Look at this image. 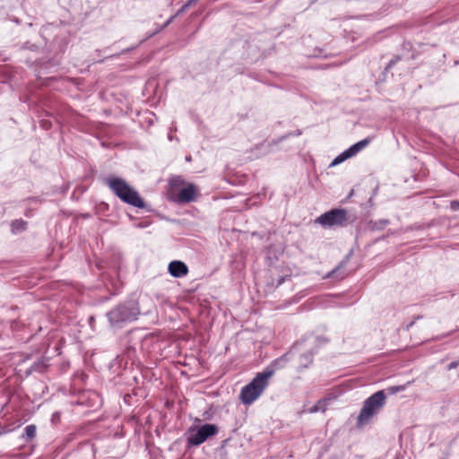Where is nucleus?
<instances>
[{"label":"nucleus","mask_w":459,"mask_h":459,"mask_svg":"<svg viewBox=\"0 0 459 459\" xmlns=\"http://www.w3.org/2000/svg\"><path fill=\"white\" fill-rule=\"evenodd\" d=\"M105 184L122 202L137 208L144 207V202L138 192L124 178L109 177L105 179Z\"/></svg>","instance_id":"f257e3e1"},{"label":"nucleus","mask_w":459,"mask_h":459,"mask_svg":"<svg viewBox=\"0 0 459 459\" xmlns=\"http://www.w3.org/2000/svg\"><path fill=\"white\" fill-rule=\"evenodd\" d=\"M273 369H265L257 373L250 383L241 388L239 400L245 405H250L255 402L269 385V380L273 375Z\"/></svg>","instance_id":"f03ea898"},{"label":"nucleus","mask_w":459,"mask_h":459,"mask_svg":"<svg viewBox=\"0 0 459 459\" xmlns=\"http://www.w3.org/2000/svg\"><path fill=\"white\" fill-rule=\"evenodd\" d=\"M386 396L385 390L377 391L369 396L363 404L357 418V426L363 427L368 424L371 419L384 407Z\"/></svg>","instance_id":"7ed1b4c3"},{"label":"nucleus","mask_w":459,"mask_h":459,"mask_svg":"<svg viewBox=\"0 0 459 459\" xmlns=\"http://www.w3.org/2000/svg\"><path fill=\"white\" fill-rule=\"evenodd\" d=\"M171 199L178 204H188L195 200L198 188L193 183L186 184L183 179L177 178L170 183Z\"/></svg>","instance_id":"20e7f679"},{"label":"nucleus","mask_w":459,"mask_h":459,"mask_svg":"<svg viewBox=\"0 0 459 459\" xmlns=\"http://www.w3.org/2000/svg\"><path fill=\"white\" fill-rule=\"evenodd\" d=\"M323 227H344L348 222V212L345 209H332L320 215L316 221Z\"/></svg>","instance_id":"39448f33"},{"label":"nucleus","mask_w":459,"mask_h":459,"mask_svg":"<svg viewBox=\"0 0 459 459\" xmlns=\"http://www.w3.org/2000/svg\"><path fill=\"white\" fill-rule=\"evenodd\" d=\"M219 429L214 424H204L203 425L195 434H191L187 437V444L189 446H199L206 441L209 437L216 435Z\"/></svg>","instance_id":"423d86ee"},{"label":"nucleus","mask_w":459,"mask_h":459,"mask_svg":"<svg viewBox=\"0 0 459 459\" xmlns=\"http://www.w3.org/2000/svg\"><path fill=\"white\" fill-rule=\"evenodd\" d=\"M108 316L111 324L118 325L124 322L135 320L136 313L133 308L121 305L112 309L108 313Z\"/></svg>","instance_id":"0eeeda50"},{"label":"nucleus","mask_w":459,"mask_h":459,"mask_svg":"<svg viewBox=\"0 0 459 459\" xmlns=\"http://www.w3.org/2000/svg\"><path fill=\"white\" fill-rule=\"evenodd\" d=\"M169 273L176 278L184 277L188 273L187 265L182 261L175 260L169 264Z\"/></svg>","instance_id":"6e6552de"},{"label":"nucleus","mask_w":459,"mask_h":459,"mask_svg":"<svg viewBox=\"0 0 459 459\" xmlns=\"http://www.w3.org/2000/svg\"><path fill=\"white\" fill-rule=\"evenodd\" d=\"M371 141H372L371 137H367V138L356 143L355 144L351 145L349 149H347V151L349 152L348 156L352 157V156L356 155L358 152H359L364 148H366L370 143Z\"/></svg>","instance_id":"1a4fd4ad"},{"label":"nucleus","mask_w":459,"mask_h":459,"mask_svg":"<svg viewBox=\"0 0 459 459\" xmlns=\"http://www.w3.org/2000/svg\"><path fill=\"white\" fill-rule=\"evenodd\" d=\"M13 232H22L27 229V222L23 220H15L11 224Z\"/></svg>","instance_id":"9d476101"},{"label":"nucleus","mask_w":459,"mask_h":459,"mask_svg":"<svg viewBox=\"0 0 459 459\" xmlns=\"http://www.w3.org/2000/svg\"><path fill=\"white\" fill-rule=\"evenodd\" d=\"M25 436L28 439H32L36 436V426L35 425H28L25 429Z\"/></svg>","instance_id":"9b49d317"},{"label":"nucleus","mask_w":459,"mask_h":459,"mask_svg":"<svg viewBox=\"0 0 459 459\" xmlns=\"http://www.w3.org/2000/svg\"><path fill=\"white\" fill-rule=\"evenodd\" d=\"M348 151L346 150L345 152H343L342 153H341L339 156H337L333 160V162L331 163V166H335L342 161H344L345 160L351 158V156H348Z\"/></svg>","instance_id":"f8f14e48"},{"label":"nucleus","mask_w":459,"mask_h":459,"mask_svg":"<svg viewBox=\"0 0 459 459\" xmlns=\"http://www.w3.org/2000/svg\"><path fill=\"white\" fill-rule=\"evenodd\" d=\"M406 385H393L386 388V391L390 394H394L398 392L405 390Z\"/></svg>","instance_id":"ddd939ff"},{"label":"nucleus","mask_w":459,"mask_h":459,"mask_svg":"<svg viewBox=\"0 0 459 459\" xmlns=\"http://www.w3.org/2000/svg\"><path fill=\"white\" fill-rule=\"evenodd\" d=\"M197 0H188L182 7V11H185L186 9L189 8L191 5H193Z\"/></svg>","instance_id":"4468645a"},{"label":"nucleus","mask_w":459,"mask_h":459,"mask_svg":"<svg viewBox=\"0 0 459 459\" xmlns=\"http://www.w3.org/2000/svg\"><path fill=\"white\" fill-rule=\"evenodd\" d=\"M458 366H459V360L452 361V362L447 366V369H448V370H452V369H454V368H456Z\"/></svg>","instance_id":"2eb2a0df"},{"label":"nucleus","mask_w":459,"mask_h":459,"mask_svg":"<svg viewBox=\"0 0 459 459\" xmlns=\"http://www.w3.org/2000/svg\"><path fill=\"white\" fill-rule=\"evenodd\" d=\"M387 224V221H380L378 222H375V226L374 227H377L379 228V229H383L386 226Z\"/></svg>","instance_id":"dca6fc26"},{"label":"nucleus","mask_w":459,"mask_h":459,"mask_svg":"<svg viewBox=\"0 0 459 459\" xmlns=\"http://www.w3.org/2000/svg\"><path fill=\"white\" fill-rule=\"evenodd\" d=\"M451 208H452L453 210H457V209H459V202L453 201V202L451 203Z\"/></svg>","instance_id":"f3484780"},{"label":"nucleus","mask_w":459,"mask_h":459,"mask_svg":"<svg viewBox=\"0 0 459 459\" xmlns=\"http://www.w3.org/2000/svg\"><path fill=\"white\" fill-rule=\"evenodd\" d=\"M305 359H306V360L307 361V363H311V362H312L311 355H306V356H305Z\"/></svg>","instance_id":"a211bd4d"}]
</instances>
